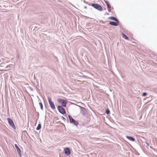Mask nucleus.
Segmentation results:
<instances>
[{
	"label": "nucleus",
	"instance_id": "nucleus-1",
	"mask_svg": "<svg viewBox=\"0 0 157 157\" xmlns=\"http://www.w3.org/2000/svg\"><path fill=\"white\" fill-rule=\"evenodd\" d=\"M68 117L70 123L76 126H77L78 124V121L74 119L71 116L68 115Z\"/></svg>",
	"mask_w": 157,
	"mask_h": 157
},
{
	"label": "nucleus",
	"instance_id": "nucleus-2",
	"mask_svg": "<svg viewBox=\"0 0 157 157\" xmlns=\"http://www.w3.org/2000/svg\"><path fill=\"white\" fill-rule=\"evenodd\" d=\"M91 6L94 8L99 11H102L103 10V9L101 6L98 4L93 3L91 4Z\"/></svg>",
	"mask_w": 157,
	"mask_h": 157
},
{
	"label": "nucleus",
	"instance_id": "nucleus-3",
	"mask_svg": "<svg viewBox=\"0 0 157 157\" xmlns=\"http://www.w3.org/2000/svg\"><path fill=\"white\" fill-rule=\"evenodd\" d=\"M57 109L59 112L62 114L64 115L66 114V111L65 109L61 106H58Z\"/></svg>",
	"mask_w": 157,
	"mask_h": 157
},
{
	"label": "nucleus",
	"instance_id": "nucleus-4",
	"mask_svg": "<svg viewBox=\"0 0 157 157\" xmlns=\"http://www.w3.org/2000/svg\"><path fill=\"white\" fill-rule=\"evenodd\" d=\"M58 101L59 103L62 104V105L63 107H65L66 106L67 103V101L66 100L60 98L58 99Z\"/></svg>",
	"mask_w": 157,
	"mask_h": 157
},
{
	"label": "nucleus",
	"instance_id": "nucleus-5",
	"mask_svg": "<svg viewBox=\"0 0 157 157\" xmlns=\"http://www.w3.org/2000/svg\"><path fill=\"white\" fill-rule=\"evenodd\" d=\"M48 100L50 107L52 109H56V107L54 102L52 101L51 98L49 97H48Z\"/></svg>",
	"mask_w": 157,
	"mask_h": 157
},
{
	"label": "nucleus",
	"instance_id": "nucleus-6",
	"mask_svg": "<svg viewBox=\"0 0 157 157\" xmlns=\"http://www.w3.org/2000/svg\"><path fill=\"white\" fill-rule=\"evenodd\" d=\"M14 144V146L15 147V148H16L17 151V153L18 154V155L20 157H21V149L19 148V147H18V146L17 145V142L14 141V142H13V143Z\"/></svg>",
	"mask_w": 157,
	"mask_h": 157
},
{
	"label": "nucleus",
	"instance_id": "nucleus-7",
	"mask_svg": "<svg viewBox=\"0 0 157 157\" xmlns=\"http://www.w3.org/2000/svg\"><path fill=\"white\" fill-rule=\"evenodd\" d=\"M64 151L65 154L67 156L69 155L71 153L70 149L68 147L65 148L64 150Z\"/></svg>",
	"mask_w": 157,
	"mask_h": 157
},
{
	"label": "nucleus",
	"instance_id": "nucleus-8",
	"mask_svg": "<svg viewBox=\"0 0 157 157\" xmlns=\"http://www.w3.org/2000/svg\"><path fill=\"white\" fill-rule=\"evenodd\" d=\"M10 74L8 73H6L4 74V76L5 77V81L6 82H7L8 81L9 82L10 80V77L9 75Z\"/></svg>",
	"mask_w": 157,
	"mask_h": 157
},
{
	"label": "nucleus",
	"instance_id": "nucleus-9",
	"mask_svg": "<svg viewBox=\"0 0 157 157\" xmlns=\"http://www.w3.org/2000/svg\"><path fill=\"white\" fill-rule=\"evenodd\" d=\"M10 126L13 130H14L16 129V127L14 123L13 120L11 119L10 120Z\"/></svg>",
	"mask_w": 157,
	"mask_h": 157
},
{
	"label": "nucleus",
	"instance_id": "nucleus-10",
	"mask_svg": "<svg viewBox=\"0 0 157 157\" xmlns=\"http://www.w3.org/2000/svg\"><path fill=\"white\" fill-rule=\"evenodd\" d=\"M80 108L81 113L83 115H85V112L86 111V109L82 106L78 105V106Z\"/></svg>",
	"mask_w": 157,
	"mask_h": 157
},
{
	"label": "nucleus",
	"instance_id": "nucleus-11",
	"mask_svg": "<svg viewBox=\"0 0 157 157\" xmlns=\"http://www.w3.org/2000/svg\"><path fill=\"white\" fill-rule=\"evenodd\" d=\"M108 19L110 20H112L115 21L117 23H119V21L117 18L114 17L112 16L109 17Z\"/></svg>",
	"mask_w": 157,
	"mask_h": 157
},
{
	"label": "nucleus",
	"instance_id": "nucleus-12",
	"mask_svg": "<svg viewBox=\"0 0 157 157\" xmlns=\"http://www.w3.org/2000/svg\"><path fill=\"white\" fill-rule=\"evenodd\" d=\"M119 23H117L116 22H115L114 21H110L109 23V24L110 25H113V26H117L118 25V24Z\"/></svg>",
	"mask_w": 157,
	"mask_h": 157
},
{
	"label": "nucleus",
	"instance_id": "nucleus-13",
	"mask_svg": "<svg viewBox=\"0 0 157 157\" xmlns=\"http://www.w3.org/2000/svg\"><path fill=\"white\" fill-rule=\"evenodd\" d=\"M126 137L128 140L132 141H134L135 140V138L131 136H126Z\"/></svg>",
	"mask_w": 157,
	"mask_h": 157
},
{
	"label": "nucleus",
	"instance_id": "nucleus-14",
	"mask_svg": "<svg viewBox=\"0 0 157 157\" xmlns=\"http://www.w3.org/2000/svg\"><path fill=\"white\" fill-rule=\"evenodd\" d=\"M41 125L40 124H39L37 126L36 128V130H39L41 129Z\"/></svg>",
	"mask_w": 157,
	"mask_h": 157
},
{
	"label": "nucleus",
	"instance_id": "nucleus-15",
	"mask_svg": "<svg viewBox=\"0 0 157 157\" xmlns=\"http://www.w3.org/2000/svg\"><path fill=\"white\" fill-rule=\"evenodd\" d=\"M122 35L123 37L125 39L128 40V38L126 36V35L125 34H124V33H122Z\"/></svg>",
	"mask_w": 157,
	"mask_h": 157
},
{
	"label": "nucleus",
	"instance_id": "nucleus-16",
	"mask_svg": "<svg viewBox=\"0 0 157 157\" xmlns=\"http://www.w3.org/2000/svg\"><path fill=\"white\" fill-rule=\"evenodd\" d=\"M105 113L107 114H109L110 113V111L108 109H106L105 110Z\"/></svg>",
	"mask_w": 157,
	"mask_h": 157
},
{
	"label": "nucleus",
	"instance_id": "nucleus-17",
	"mask_svg": "<svg viewBox=\"0 0 157 157\" xmlns=\"http://www.w3.org/2000/svg\"><path fill=\"white\" fill-rule=\"evenodd\" d=\"M39 104L40 106V107L41 109L42 110H43V106L42 103L41 102H40L39 103Z\"/></svg>",
	"mask_w": 157,
	"mask_h": 157
},
{
	"label": "nucleus",
	"instance_id": "nucleus-18",
	"mask_svg": "<svg viewBox=\"0 0 157 157\" xmlns=\"http://www.w3.org/2000/svg\"><path fill=\"white\" fill-rule=\"evenodd\" d=\"M147 94L146 92H144L142 93V96L143 97H145L146 96Z\"/></svg>",
	"mask_w": 157,
	"mask_h": 157
},
{
	"label": "nucleus",
	"instance_id": "nucleus-19",
	"mask_svg": "<svg viewBox=\"0 0 157 157\" xmlns=\"http://www.w3.org/2000/svg\"><path fill=\"white\" fill-rule=\"evenodd\" d=\"M107 8L108 9H111V6L110 5V4L107 5Z\"/></svg>",
	"mask_w": 157,
	"mask_h": 157
},
{
	"label": "nucleus",
	"instance_id": "nucleus-20",
	"mask_svg": "<svg viewBox=\"0 0 157 157\" xmlns=\"http://www.w3.org/2000/svg\"><path fill=\"white\" fill-rule=\"evenodd\" d=\"M7 119V121H8V123L10 125V117L8 118Z\"/></svg>",
	"mask_w": 157,
	"mask_h": 157
},
{
	"label": "nucleus",
	"instance_id": "nucleus-21",
	"mask_svg": "<svg viewBox=\"0 0 157 157\" xmlns=\"http://www.w3.org/2000/svg\"><path fill=\"white\" fill-rule=\"evenodd\" d=\"M104 1L105 2V3L107 5L108 4H109V2L108 1H105V0H104Z\"/></svg>",
	"mask_w": 157,
	"mask_h": 157
},
{
	"label": "nucleus",
	"instance_id": "nucleus-22",
	"mask_svg": "<svg viewBox=\"0 0 157 157\" xmlns=\"http://www.w3.org/2000/svg\"><path fill=\"white\" fill-rule=\"evenodd\" d=\"M62 118L64 120V121H65V120H66V119L64 117H63L62 116Z\"/></svg>",
	"mask_w": 157,
	"mask_h": 157
},
{
	"label": "nucleus",
	"instance_id": "nucleus-23",
	"mask_svg": "<svg viewBox=\"0 0 157 157\" xmlns=\"http://www.w3.org/2000/svg\"><path fill=\"white\" fill-rule=\"evenodd\" d=\"M13 66L14 65L13 64H10V68H12V67H13Z\"/></svg>",
	"mask_w": 157,
	"mask_h": 157
},
{
	"label": "nucleus",
	"instance_id": "nucleus-24",
	"mask_svg": "<svg viewBox=\"0 0 157 157\" xmlns=\"http://www.w3.org/2000/svg\"><path fill=\"white\" fill-rule=\"evenodd\" d=\"M145 143L147 145V146H149V144L147 142H145Z\"/></svg>",
	"mask_w": 157,
	"mask_h": 157
},
{
	"label": "nucleus",
	"instance_id": "nucleus-25",
	"mask_svg": "<svg viewBox=\"0 0 157 157\" xmlns=\"http://www.w3.org/2000/svg\"><path fill=\"white\" fill-rule=\"evenodd\" d=\"M9 67H10V64L9 65H8V66H7L6 67V68H8Z\"/></svg>",
	"mask_w": 157,
	"mask_h": 157
},
{
	"label": "nucleus",
	"instance_id": "nucleus-26",
	"mask_svg": "<svg viewBox=\"0 0 157 157\" xmlns=\"http://www.w3.org/2000/svg\"><path fill=\"white\" fill-rule=\"evenodd\" d=\"M83 2H84L85 3H87V4H88V2H86L85 1H83Z\"/></svg>",
	"mask_w": 157,
	"mask_h": 157
},
{
	"label": "nucleus",
	"instance_id": "nucleus-27",
	"mask_svg": "<svg viewBox=\"0 0 157 157\" xmlns=\"http://www.w3.org/2000/svg\"><path fill=\"white\" fill-rule=\"evenodd\" d=\"M7 113H8V114H9V109L8 108V109L7 110Z\"/></svg>",
	"mask_w": 157,
	"mask_h": 157
},
{
	"label": "nucleus",
	"instance_id": "nucleus-28",
	"mask_svg": "<svg viewBox=\"0 0 157 157\" xmlns=\"http://www.w3.org/2000/svg\"><path fill=\"white\" fill-rule=\"evenodd\" d=\"M108 12H111V10H110V9H108Z\"/></svg>",
	"mask_w": 157,
	"mask_h": 157
},
{
	"label": "nucleus",
	"instance_id": "nucleus-29",
	"mask_svg": "<svg viewBox=\"0 0 157 157\" xmlns=\"http://www.w3.org/2000/svg\"><path fill=\"white\" fill-rule=\"evenodd\" d=\"M105 14H107V15H109V13H105Z\"/></svg>",
	"mask_w": 157,
	"mask_h": 157
},
{
	"label": "nucleus",
	"instance_id": "nucleus-30",
	"mask_svg": "<svg viewBox=\"0 0 157 157\" xmlns=\"http://www.w3.org/2000/svg\"><path fill=\"white\" fill-rule=\"evenodd\" d=\"M84 8H85V9H86V8H87V7H86V6H85V7H84Z\"/></svg>",
	"mask_w": 157,
	"mask_h": 157
},
{
	"label": "nucleus",
	"instance_id": "nucleus-31",
	"mask_svg": "<svg viewBox=\"0 0 157 157\" xmlns=\"http://www.w3.org/2000/svg\"><path fill=\"white\" fill-rule=\"evenodd\" d=\"M9 89L10 90V86L9 85Z\"/></svg>",
	"mask_w": 157,
	"mask_h": 157
},
{
	"label": "nucleus",
	"instance_id": "nucleus-32",
	"mask_svg": "<svg viewBox=\"0 0 157 157\" xmlns=\"http://www.w3.org/2000/svg\"><path fill=\"white\" fill-rule=\"evenodd\" d=\"M6 142H7V144H9V143H8V142H7V140H6Z\"/></svg>",
	"mask_w": 157,
	"mask_h": 157
},
{
	"label": "nucleus",
	"instance_id": "nucleus-33",
	"mask_svg": "<svg viewBox=\"0 0 157 157\" xmlns=\"http://www.w3.org/2000/svg\"><path fill=\"white\" fill-rule=\"evenodd\" d=\"M7 157H9V155H8L7 156Z\"/></svg>",
	"mask_w": 157,
	"mask_h": 157
},
{
	"label": "nucleus",
	"instance_id": "nucleus-34",
	"mask_svg": "<svg viewBox=\"0 0 157 157\" xmlns=\"http://www.w3.org/2000/svg\"><path fill=\"white\" fill-rule=\"evenodd\" d=\"M12 147H13V144L12 146Z\"/></svg>",
	"mask_w": 157,
	"mask_h": 157
}]
</instances>
